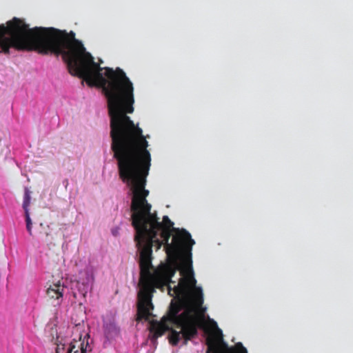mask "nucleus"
I'll return each instance as SVG.
<instances>
[{
    "mask_svg": "<svg viewBox=\"0 0 353 353\" xmlns=\"http://www.w3.org/2000/svg\"><path fill=\"white\" fill-rule=\"evenodd\" d=\"M111 149L117 161L120 179L130 187L132 198L130 205L132 225L136 230L134 241L140 250V284L138 293L137 321H149L154 309L152 303L155 288L166 287L168 294L188 296L191 290L198 305L203 303L201 288L196 286L192 266L181 271L182 277L177 285L172 280L176 269L170 264H163L154 273L150 272L152 248L160 249L165 245L169 257L175 258L181 252L190 253L195 243L185 229L174 228V223L168 216L159 221L157 212H151L152 205L146 199L149 191L145 189L146 179L151 166V154L146 136L138 124L129 125L110 133Z\"/></svg>",
    "mask_w": 353,
    "mask_h": 353,
    "instance_id": "obj_1",
    "label": "nucleus"
},
{
    "mask_svg": "<svg viewBox=\"0 0 353 353\" xmlns=\"http://www.w3.org/2000/svg\"><path fill=\"white\" fill-rule=\"evenodd\" d=\"M10 48L61 55L72 75L83 79L90 87L101 88L108 101L110 133L133 123L127 115L134 111L132 83L120 68H101L95 63L74 32L68 33L54 28H30L23 19L14 17L6 26L0 25V53L8 54Z\"/></svg>",
    "mask_w": 353,
    "mask_h": 353,
    "instance_id": "obj_2",
    "label": "nucleus"
},
{
    "mask_svg": "<svg viewBox=\"0 0 353 353\" xmlns=\"http://www.w3.org/2000/svg\"><path fill=\"white\" fill-rule=\"evenodd\" d=\"M193 290H191L188 296L172 295L171 296L179 297V301L171 303L167 315L163 316L161 321H150V331L153 334L154 339H156L163 335L166 331H170L169 342L172 345H176L181 338L184 339V344H186L188 341L197 335L198 328L203 324L204 310L199 316L194 314L190 308H187L179 314L183 309L182 299H191L196 307H201L202 304L198 305L192 295Z\"/></svg>",
    "mask_w": 353,
    "mask_h": 353,
    "instance_id": "obj_3",
    "label": "nucleus"
},
{
    "mask_svg": "<svg viewBox=\"0 0 353 353\" xmlns=\"http://www.w3.org/2000/svg\"><path fill=\"white\" fill-rule=\"evenodd\" d=\"M209 321L216 331L207 339L206 353H248L247 349L241 342L236 343L233 346H229L223 341L222 331L218 327L217 323L210 318Z\"/></svg>",
    "mask_w": 353,
    "mask_h": 353,
    "instance_id": "obj_4",
    "label": "nucleus"
},
{
    "mask_svg": "<svg viewBox=\"0 0 353 353\" xmlns=\"http://www.w3.org/2000/svg\"><path fill=\"white\" fill-rule=\"evenodd\" d=\"M90 335L85 334L82 339V335L79 336V340L75 339L70 343L67 353H88L92 351L89 343Z\"/></svg>",
    "mask_w": 353,
    "mask_h": 353,
    "instance_id": "obj_5",
    "label": "nucleus"
},
{
    "mask_svg": "<svg viewBox=\"0 0 353 353\" xmlns=\"http://www.w3.org/2000/svg\"><path fill=\"white\" fill-rule=\"evenodd\" d=\"M66 290V287L61 281L52 283L46 290V295L50 299L57 301V304H61L63 293Z\"/></svg>",
    "mask_w": 353,
    "mask_h": 353,
    "instance_id": "obj_6",
    "label": "nucleus"
},
{
    "mask_svg": "<svg viewBox=\"0 0 353 353\" xmlns=\"http://www.w3.org/2000/svg\"><path fill=\"white\" fill-rule=\"evenodd\" d=\"M80 276L77 281L79 290L85 294L89 287L92 285L94 278L88 271H83L80 273Z\"/></svg>",
    "mask_w": 353,
    "mask_h": 353,
    "instance_id": "obj_7",
    "label": "nucleus"
},
{
    "mask_svg": "<svg viewBox=\"0 0 353 353\" xmlns=\"http://www.w3.org/2000/svg\"><path fill=\"white\" fill-rule=\"evenodd\" d=\"M31 192L28 188H25L24 189V196H23V208L24 210H29V205L30 204Z\"/></svg>",
    "mask_w": 353,
    "mask_h": 353,
    "instance_id": "obj_8",
    "label": "nucleus"
},
{
    "mask_svg": "<svg viewBox=\"0 0 353 353\" xmlns=\"http://www.w3.org/2000/svg\"><path fill=\"white\" fill-rule=\"evenodd\" d=\"M52 240H54V238L51 236V235H50L48 233H46V241L49 249H52L55 245V243L52 242Z\"/></svg>",
    "mask_w": 353,
    "mask_h": 353,
    "instance_id": "obj_9",
    "label": "nucleus"
},
{
    "mask_svg": "<svg viewBox=\"0 0 353 353\" xmlns=\"http://www.w3.org/2000/svg\"><path fill=\"white\" fill-rule=\"evenodd\" d=\"M25 212V218H26V225H32V220L30 219L29 210H24Z\"/></svg>",
    "mask_w": 353,
    "mask_h": 353,
    "instance_id": "obj_10",
    "label": "nucleus"
},
{
    "mask_svg": "<svg viewBox=\"0 0 353 353\" xmlns=\"http://www.w3.org/2000/svg\"><path fill=\"white\" fill-rule=\"evenodd\" d=\"M25 212V218H26V225H32V220L30 219L29 210H24Z\"/></svg>",
    "mask_w": 353,
    "mask_h": 353,
    "instance_id": "obj_11",
    "label": "nucleus"
},
{
    "mask_svg": "<svg viewBox=\"0 0 353 353\" xmlns=\"http://www.w3.org/2000/svg\"><path fill=\"white\" fill-rule=\"evenodd\" d=\"M32 225H26V229L30 236L32 235Z\"/></svg>",
    "mask_w": 353,
    "mask_h": 353,
    "instance_id": "obj_12",
    "label": "nucleus"
},
{
    "mask_svg": "<svg viewBox=\"0 0 353 353\" xmlns=\"http://www.w3.org/2000/svg\"><path fill=\"white\" fill-rule=\"evenodd\" d=\"M56 353H59V347H57V349L56 350Z\"/></svg>",
    "mask_w": 353,
    "mask_h": 353,
    "instance_id": "obj_13",
    "label": "nucleus"
}]
</instances>
